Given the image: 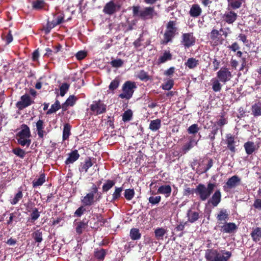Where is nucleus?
Masks as SVG:
<instances>
[{
  "label": "nucleus",
  "mask_w": 261,
  "mask_h": 261,
  "mask_svg": "<svg viewBox=\"0 0 261 261\" xmlns=\"http://www.w3.org/2000/svg\"><path fill=\"white\" fill-rule=\"evenodd\" d=\"M133 13L134 17H138L143 20L151 19L158 16L153 7H147L140 9L139 6H133Z\"/></svg>",
  "instance_id": "obj_1"
},
{
  "label": "nucleus",
  "mask_w": 261,
  "mask_h": 261,
  "mask_svg": "<svg viewBox=\"0 0 261 261\" xmlns=\"http://www.w3.org/2000/svg\"><path fill=\"white\" fill-rule=\"evenodd\" d=\"M31 134L29 127L26 124H22L20 130L16 135L18 143L23 147H29L31 143Z\"/></svg>",
  "instance_id": "obj_2"
},
{
  "label": "nucleus",
  "mask_w": 261,
  "mask_h": 261,
  "mask_svg": "<svg viewBox=\"0 0 261 261\" xmlns=\"http://www.w3.org/2000/svg\"><path fill=\"white\" fill-rule=\"evenodd\" d=\"M215 187V185L209 183L207 187L203 184H199L195 189V193L202 201L206 200L211 195Z\"/></svg>",
  "instance_id": "obj_3"
},
{
  "label": "nucleus",
  "mask_w": 261,
  "mask_h": 261,
  "mask_svg": "<svg viewBox=\"0 0 261 261\" xmlns=\"http://www.w3.org/2000/svg\"><path fill=\"white\" fill-rule=\"evenodd\" d=\"M176 23L174 21H169L166 27V30L164 34V38L162 40V44H167L168 43L171 42L174 38L176 32V28L175 27Z\"/></svg>",
  "instance_id": "obj_4"
},
{
  "label": "nucleus",
  "mask_w": 261,
  "mask_h": 261,
  "mask_svg": "<svg viewBox=\"0 0 261 261\" xmlns=\"http://www.w3.org/2000/svg\"><path fill=\"white\" fill-rule=\"evenodd\" d=\"M136 87V84L134 82L127 81L125 82L122 87V92L120 94L119 97L122 99H130Z\"/></svg>",
  "instance_id": "obj_5"
},
{
  "label": "nucleus",
  "mask_w": 261,
  "mask_h": 261,
  "mask_svg": "<svg viewBox=\"0 0 261 261\" xmlns=\"http://www.w3.org/2000/svg\"><path fill=\"white\" fill-rule=\"evenodd\" d=\"M90 109L93 114L97 115L106 112V105L101 100L94 101L90 105Z\"/></svg>",
  "instance_id": "obj_6"
},
{
  "label": "nucleus",
  "mask_w": 261,
  "mask_h": 261,
  "mask_svg": "<svg viewBox=\"0 0 261 261\" xmlns=\"http://www.w3.org/2000/svg\"><path fill=\"white\" fill-rule=\"evenodd\" d=\"M217 77L220 82L226 83L232 77V74L227 67H223L217 72Z\"/></svg>",
  "instance_id": "obj_7"
},
{
  "label": "nucleus",
  "mask_w": 261,
  "mask_h": 261,
  "mask_svg": "<svg viewBox=\"0 0 261 261\" xmlns=\"http://www.w3.org/2000/svg\"><path fill=\"white\" fill-rule=\"evenodd\" d=\"M34 102L30 96L25 94L20 97V100L16 103V107L19 110L24 109Z\"/></svg>",
  "instance_id": "obj_8"
},
{
  "label": "nucleus",
  "mask_w": 261,
  "mask_h": 261,
  "mask_svg": "<svg viewBox=\"0 0 261 261\" xmlns=\"http://www.w3.org/2000/svg\"><path fill=\"white\" fill-rule=\"evenodd\" d=\"M231 8L228 9L222 16L223 21L228 24H232L237 19V13L232 10Z\"/></svg>",
  "instance_id": "obj_9"
},
{
  "label": "nucleus",
  "mask_w": 261,
  "mask_h": 261,
  "mask_svg": "<svg viewBox=\"0 0 261 261\" xmlns=\"http://www.w3.org/2000/svg\"><path fill=\"white\" fill-rule=\"evenodd\" d=\"M120 8V6L118 4H115L111 1L105 5L103 11L105 14L112 15L119 11Z\"/></svg>",
  "instance_id": "obj_10"
},
{
  "label": "nucleus",
  "mask_w": 261,
  "mask_h": 261,
  "mask_svg": "<svg viewBox=\"0 0 261 261\" xmlns=\"http://www.w3.org/2000/svg\"><path fill=\"white\" fill-rule=\"evenodd\" d=\"M195 42V38L192 33H185L182 35L181 43L185 47L193 46Z\"/></svg>",
  "instance_id": "obj_11"
},
{
  "label": "nucleus",
  "mask_w": 261,
  "mask_h": 261,
  "mask_svg": "<svg viewBox=\"0 0 261 261\" xmlns=\"http://www.w3.org/2000/svg\"><path fill=\"white\" fill-rule=\"evenodd\" d=\"M220 231L222 232L231 233L237 229L236 224L234 223H225L222 225L219 226Z\"/></svg>",
  "instance_id": "obj_12"
},
{
  "label": "nucleus",
  "mask_w": 261,
  "mask_h": 261,
  "mask_svg": "<svg viewBox=\"0 0 261 261\" xmlns=\"http://www.w3.org/2000/svg\"><path fill=\"white\" fill-rule=\"evenodd\" d=\"M218 221V226L219 227L220 224H224L226 222L229 218V213L226 209L221 210L217 216Z\"/></svg>",
  "instance_id": "obj_13"
},
{
  "label": "nucleus",
  "mask_w": 261,
  "mask_h": 261,
  "mask_svg": "<svg viewBox=\"0 0 261 261\" xmlns=\"http://www.w3.org/2000/svg\"><path fill=\"white\" fill-rule=\"evenodd\" d=\"M244 147L247 155L252 154L254 152L257 150L259 147L258 145L255 144L252 141H247L244 144Z\"/></svg>",
  "instance_id": "obj_14"
},
{
  "label": "nucleus",
  "mask_w": 261,
  "mask_h": 261,
  "mask_svg": "<svg viewBox=\"0 0 261 261\" xmlns=\"http://www.w3.org/2000/svg\"><path fill=\"white\" fill-rule=\"evenodd\" d=\"M100 183L101 181L99 182L98 186L94 184H92V185L88 193V194L92 196L97 201H99L101 198V193L98 191V186Z\"/></svg>",
  "instance_id": "obj_15"
},
{
  "label": "nucleus",
  "mask_w": 261,
  "mask_h": 261,
  "mask_svg": "<svg viewBox=\"0 0 261 261\" xmlns=\"http://www.w3.org/2000/svg\"><path fill=\"white\" fill-rule=\"evenodd\" d=\"M36 130L39 138L42 139L47 135V132L44 130L45 124L43 120L39 119L36 123Z\"/></svg>",
  "instance_id": "obj_16"
},
{
  "label": "nucleus",
  "mask_w": 261,
  "mask_h": 261,
  "mask_svg": "<svg viewBox=\"0 0 261 261\" xmlns=\"http://www.w3.org/2000/svg\"><path fill=\"white\" fill-rule=\"evenodd\" d=\"M219 251L216 249H208L205 253V258L208 261H219L218 255Z\"/></svg>",
  "instance_id": "obj_17"
},
{
  "label": "nucleus",
  "mask_w": 261,
  "mask_h": 261,
  "mask_svg": "<svg viewBox=\"0 0 261 261\" xmlns=\"http://www.w3.org/2000/svg\"><path fill=\"white\" fill-rule=\"evenodd\" d=\"M221 194L219 190H217L212 195V197L208 200V203L212 204V205L216 207L221 201Z\"/></svg>",
  "instance_id": "obj_18"
},
{
  "label": "nucleus",
  "mask_w": 261,
  "mask_h": 261,
  "mask_svg": "<svg viewBox=\"0 0 261 261\" xmlns=\"http://www.w3.org/2000/svg\"><path fill=\"white\" fill-rule=\"evenodd\" d=\"M220 34L217 30L213 29L210 33V39L214 45H217L220 43Z\"/></svg>",
  "instance_id": "obj_19"
},
{
  "label": "nucleus",
  "mask_w": 261,
  "mask_h": 261,
  "mask_svg": "<svg viewBox=\"0 0 261 261\" xmlns=\"http://www.w3.org/2000/svg\"><path fill=\"white\" fill-rule=\"evenodd\" d=\"M226 144L228 148L232 152H236L234 137L231 134L226 135Z\"/></svg>",
  "instance_id": "obj_20"
},
{
  "label": "nucleus",
  "mask_w": 261,
  "mask_h": 261,
  "mask_svg": "<svg viewBox=\"0 0 261 261\" xmlns=\"http://www.w3.org/2000/svg\"><path fill=\"white\" fill-rule=\"evenodd\" d=\"M241 179L237 175L232 176L229 178L226 183V186L229 189L236 187L240 182Z\"/></svg>",
  "instance_id": "obj_21"
},
{
  "label": "nucleus",
  "mask_w": 261,
  "mask_h": 261,
  "mask_svg": "<svg viewBox=\"0 0 261 261\" xmlns=\"http://www.w3.org/2000/svg\"><path fill=\"white\" fill-rule=\"evenodd\" d=\"M172 55L169 50H164L158 60V64H163L172 59Z\"/></svg>",
  "instance_id": "obj_22"
},
{
  "label": "nucleus",
  "mask_w": 261,
  "mask_h": 261,
  "mask_svg": "<svg viewBox=\"0 0 261 261\" xmlns=\"http://www.w3.org/2000/svg\"><path fill=\"white\" fill-rule=\"evenodd\" d=\"M202 9L198 4L193 5L190 10L189 14L192 17H197L201 15Z\"/></svg>",
  "instance_id": "obj_23"
},
{
  "label": "nucleus",
  "mask_w": 261,
  "mask_h": 261,
  "mask_svg": "<svg viewBox=\"0 0 261 261\" xmlns=\"http://www.w3.org/2000/svg\"><path fill=\"white\" fill-rule=\"evenodd\" d=\"M172 189L170 185H162L158 190V193L164 195L166 197H169L171 193Z\"/></svg>",
  "instance_id": "obj_24"
},
{
  "label": "nucleus",
  "mask_w": 261,
  "mask_h": 261,
  "mask_svg": "<svg viewBox=\"0 0 261 261\" xmlns=\"http://www.w3.org/2000/svg\"><path fill=\"white\" fill-rule=\"evenodd\" d=\"M80 157V154L77 150L72 151L69 154L68 158L66 160L65 163L67 165L73 163Z\"/></svg>",
  "instance_id": "obj_25"
},
{
  "label": "nucleus",
  "mask_w": 261,
  "mask_h": 261,
  "mask_svg": "<svg viewBox=\"0 0 261 261\" xmlns=\"http://www.w3.org/2000/svg\"><path fill=\"white\" fill-rule=\"evenodd\" d=\"M97 201L88 193L81 199V202L84 206H91Z\"/></svg>",
  "instance_id": "obj_26"
},
{
  "label": "nucleus",
  "mask_w": 261,
  "mask_h": 261,
  "mask_svg": "<svg viewBox=\"0 0 261 261\" xmlns=\"http://www.w3.org/2000/svg\"><path fill=\"white\" fill-rule=\"evenodd\" d=\"M245 0H227L228 8L236 10L240 8Z\"/></svg>",
  "instance_id": "obj_27"
},
{
  "label": "nucleus",
  "mask_w": 261,
  "mask_h": 261,
  "mask_svg": "<svg viewBox=\"0 0 261 261\" xmlns=\"http://www.w3.org/2000/svg\"><path fill=\"white\" fill-rule=\"evenodd\" d=\"M188 220L189 222L193 223L196 222L199 218V214L197 212L192 211L189 210L187 214Z\"/></svg>",
  "instance_id": "obj_28"
},
{
  "label": "nucleus",
  "mask_w": 261,
  "mask_h": 261,
  "mask_svg": "<svg viewBox=\"0 0 261 261\" xmlns=\"http://www.w3.org/2000/svg\"><path fill=\"white\" fill-rule=\"evenodd\" d=\"M250 235L253 241H259L261 239V228L256 227L253 229Z\"/></svg>",
  "instance_id": "obj_29"
},
{
  "label": "nucleus",
  "mask_w": 261,
  "mask_h": 261,
  "mask_svg": "<svg viewBox=\"0 0 261 261\" xmlns=\"http://www.w3.org/2000/svg\"><path fill=\"white\" fill-rule=\"evenodd\" d=\"M212 89L214 92H220L222 89V85L220 81L217 78H213L211 80Z\"/></svg>",
  "instance_id": "obj_30"
},
{
  "label": "nucleus",
  "mask_w": 261,
  "mask_h": 261,
  "mask_svg": "<svg viewBox=\"0 0 261 261\" xmlns=\"http://www.w3.org/2000/svg\"><path fill=\"white\" fill-rule=\"evenodd\" d=\"M252 114L257 117L261 116V102H258L252 106L251 107Z\"/></svg>",
  "instance_id": "obj_31"
},
{
  "label": "nucleus",
  "mask_w": 261,
  "mask_h": 261,
  "mask_svg": "<svg viewBox=\"0 0 261 261\" xmlns=\"http://www.w3.org/2000/svg\"><path fill=\"white\" fill-rule=\"evenodd\" d=\"M231 256V252L221 250V251L219 252L218 257L219 261H228Z\"/></svg>",
  "instance_id": "obj_32"
},
{
  "label": "nucleus",
  "mask_w": 261,
  "mask_h": 261,
  "mask_svg": "<svg viewBox=\"0 0 261 261\" xmlns=\"http://www.w3.org/2000/svg\"><path fill=\"white\" fill-rule=\"evenodd\" d=\"M196 144L197 142H195L192 138H190L189 142L185 144L182 147L181 152L182 154L186 153Z\"/></svg>",
  "instance_id": "obj_33"
},
{
  "label": "nucleus",
  "mask_w": 261,
  "mask_h": 261,
  "mask_svg": "<svg viewBox=\"0 0 261 261\" xmlns=\"http://www.w3.org/2000/svg\"><path fill=\"white\" fill-rule=\"evenodd\" d=\"M93 165V164L90 159H87L85 161L83 164L81 165L79 168V171L81 172L86 173L88 171V170Z\"/></svg>",
  "instance_id": "obj_34"
},
{
  "label": "nucleus",
  "mask_w": 261,
  "mask_h": 261,
  "mask_svg": "<svg viewBox=\"0 0 261 261\" xmlns=\"http://www.w3.org/2000/svg\"><path fill=\"white\" fill-rule=\"evenodd\" d=\"M199 64V61L195 58H189L185 63V65L190 69L195 68Z\"/></svg>",
  "instance_id": "obj_35"
},
{
  "label": "nucleus",
  "mask_w": 261,
  "mask_h": 261,
  "mask_svg": "<svg viewBox=\"0 0 261 261\" xmlns=\"http://www.w3.org/2000/svg\"><path fill=\"white\" fill-rule=\"evenodd\" d=\"M161 125V121L159 119H156L151 121L149 125V128L152 131L158 130Z\"/></svg>",
  "instance_id": "obj_36"
},
{
  "label": "nucleus",
  "mask_w": 261,
  "mask_h": 261,
  "mask_svg": "<svg viewBox=\"0 0 261 261\" xmlns=\"http://www.w3.org/2000/svg\"><path fill=\"white\" fill-rule=\"evenodd\" d=\"M45 181V175L44 173L40 174L39 177L33 181V187H36L42 185Z\"/></svg>",
  "instance_id": "obj_37"
},
{
  "label": "nucleus",
  "mask_w": 261,
  "mask_h": 261,
  "mask_svg": "<svg viewBox=\"0 0 261 261\" xmlns=\"http://www.w3.org/2000/svg\"><path fill=\"white\" fill-rule=\"evenodd\" d=\"M23 194L20 188L19 189L18 192L15 195L14 197L10 200V203L12 205H15L19 201L22 199Z\"/></svg>",
  "instance_id": "obj_38"
},
{
  "label": "nucleus",
  "mask_w": 261,
  "mask_h": 261,
  "mask_svg": "<svg viewBox=\"0 0 261 261\" xmlns=\"http://www.w3.org/2000/svg\"><path fill=\"white\" fill-rule=\"evenodd\" d=\"M64 19V17L62 15L58 16L56 19L53 20L51 22H48V25L50 29H53L57 25L61 23Z\"/></svg>",
  "instance_id": "obj_39"
},
{
  "label": "nucleus",
  "mask_w": 261,
  "mask_h": 261,
  "mask_svg": "<svg viewBox=\"0 0 261 261\" xmlns=\"http://www.w3.org/2000/svg\"><path fill=\"white\" fill-rule=\"evenodd\" d=\"M45 6L46 3L43 0H36L32 3L33 8L35 10L43 9Z\"/></svg>",
  "instance_id": "obj_40"
},
{
  "label": "nucleus",
  "mask_w": 261,
  "mask_h": 261,
  "mask_svg": "<svg viewBox=\"0 0 261 261\" xmlns=\"http://www.w3.org/2000/svg\"><path fill=\"white\" fill-rule=\"evenodd\" d=\"M122 191V187H115V191L112 195V199L111 200V202H114L119 199L121 197Z\"/></svg>",
  "instance_id": "obj_41"
},
{
  "label": "nucleus",
  "mask_w": 261,
  "mask_h": 261,
  "mask_svg": "<svg viewBox=\"0 0 261 261\" xmlns=\"http://www.w3.org/2000/svg\"><path fill=\"white\" fill-rule=\"evenodd\" d=\"M141 234L139 230L137 228H133L130 230V237L133 240H137L141 238Z\"/></svg>",
  "instance_id": "obj_42"
},
{
  "label": "nucleus",
  "mask_w": 261,
  "mask_h": 261,
  "mask_svg": "<svg viewBox=\"0 0 261 261\" xmlns=\"http://www.w3.org/2000/svg\"><path fill=\"white\" fill-rule=\"evenodd\" d=\"M137 76L142 81H147L150 80V76L148 75V72H146L144 70H141L139 71L137 73Z\"/></svg>",
  "instance_id": "obj_43"
},
{
  "label": "nucleus",
  "mask_w": 261,
  "mask_h": 261,
  "mask_svg": "<svg viewBox=\"0 0 261 261\" xmlns=\"http://www.w3.org/2000/svg\"><path fill=\"white\" fill-rule=\"evenodd\" d=\"M61 108L60 103L57 100L55 103L51 105L50 108L47 112V114H51L55 113Z\"/></svg>",
  "instance_id": "obj_44"
},
{
  "label": "nucleus",
  "mask_w": 261,
  "mask_h": 261,
  "mask_svg": "<svg viewBox=\"0 0 261 261\" xmlns=\"http://www.w3.org/2000/svg\"><path fill=\"white\" fill-rule=\"evenodd\" d=\"M87 226L86 222L84 221H80L77 223V225L75 228L76 232L77 234H80L83 232V231Z\"/></svg>",
  "instance_id": "obj_45"
},
{
  "label": "nucleus",
  "mask_w": 261,
  "mask_h": 261,
  "mask_svg": "<svg viewBox=\"0 0 261 261\" xmlns=\"http://www.w3.org/2000/svg\"><path fill=\"white\" fill-rule=\"evenodd\" d=\"M115 184V182L112 180H107L102 186V191L107 192L111 189Z\"/></svg>",
  "instance_id": "obj_46"
},
{
  "label": "nucleus",
  "mask_w": 261,
  "mask_h": 261,
  "mask_svg": "<svg viewBox=\"0 0 261 261\" xmlns=\"http://www.w3.org/2000/svg\"><path fill=\"white\" fill-rule=\"evenodd\" d=\"M70 134V125L69 124H66L64 126L63 132V139L67 140Z\"/></svg>",
  "instance_id": "obj_47"
},
{
  "label": "nucleus",
  "mask_w": 261,
  "mask_h": 261,
  "mask_svg": "<svg viewBox=\"0 0 261 261\" xmlns=\"http://www.w3.org/2000/svg\"><path fill=\"white\" fill-rule=\"evenodd\" d=\"M12 152L14 154L21 159H23L26 154L25 151L19 147L13 148Z\"/></svg>",
  "instance_id": "obj_48"
},
{
  "label": "nucleus",
  "mask_w": 261,
  "mask_h": 261,
  "mask_svg": "<svg viewBox=\"0 0 261 261\" xmlns=\"http://www.w3.org/2000/svg\"><path fill=\"white\" fill-rule=\"evenodd\" d=\"M32 237L37 243H40L42 241V233L40 230L34 231L32 234Z\"/></svg>",
  "instance_id": "obj_49"
},
{
  "label": "nucleus",
  "mask_w": 261,
  "mask_h": 261,
  "mask_svg": "<svg viewBox=\"0 0 261 261\" xmlns=\"http://www.w3.org/2000/svg\"><path fill=\"white\" fill-rule=\"evenodd\" d=\"M133 117V112L131 110H127L122 115V120L124 122L130 121Z\"/></svg>",
  "instance_id": "obj_50"
},
{
  "label": "nucleus",
  "mask_w": 261,
  "mask_h": 261,
  "mask_svg": "<svg viewBox=\"0 0 261 261\" xmlns=\"http://www.w3.org/2000/svg\"><path fill=\"white\" fill-rule=\"evenodd\" d=\"M174 85V81L172 79L167 80L163 84H162L161 87L163 89L165 90H169L172 89Z\"/></svg>",
  "instance_id": "obj_51"
},
{
  "label": "nucleus",
  "mask_w": 261,
  "mask_h": 261,
  "mask_svg": "<svg viewBox=\"0 0 261 261\" xmlns=\"http://www.w3.org/2000/svg\"><path fill=\"white\" fill-rule=\"evenodd\" d=\"M135 195V191L133 189H126L124 192V197L127 200H132Z\"/></svg>",
  "instance_id": "obj_52"
},
{
  "label": "nucleus",
  "mask_w": 261,
  "mask_h": 261,
  "mask_svg": "<svg viewBox=\"0 0 261 261\" xmlns=\"http://www.w3.org/2000/svg\"><path fill=\"white\" fill-rule=\"evenodd\" d=\"M94 256L97 259L103 260L106 256V251L102 249L96 251L95 252Z\"/></svg>",
  "instance_id": "obj_53"
},
{
  "label": "nucleus",
  "mask_w": 261,
  "mask_h": 261,
  "mask_svg": "<svg viewBox=\"0 0 261 261\" xmlns=\"http://www.w3.org/2000/svg\"><path fill=\"white\" fill-rule=\"evenodd\" d=\"M119 85V81L118 79H115L111 82L110 83L109 88V90L113 91L116 90Z\"/></svg>",
  "instance_id": "obj_54"
},
{
  "label": "nucleus",
  "mask_w": 261,
  "mask_h": 261,
  "mask_svg": "<svg viewBox=\"0 0 261 261\" xmlns=\"http://www.w3.org/2000/svg\"><path fill=\"white\" fill-rule=\"evenodd\" d=\"M69 88V85L67 83H63L60 87V95L64 96L65 93L67 92Z\"/></svg>",
  "instance_id": "obj_55"
},
{
  "label": "nucleus",
  "mask_w": 261,
  "mask_h": 261,
  "mask_svg": "<svg viewBox=\"0 0 261 261\" xmlns=\"http://www.w3.org/2000/svg\"><path fill=\"white\" fill-rule=\"evenodd\" d=\"M199 129L198 125L197 124H193L188 128V132L189 134H194L197 133Z\"/></svg>",
  "instance_id": "obj_56"
},
{
  "label": "nucleus",
  "mask_w": 261,
  "mask_h": 261,
  "mask_svg": "<svg viewBox=\"0 0 261 261\" xmlns=\"http://www.w3.org/2000/svg\"><path fill=\"white\" fill-rule=\"evenodd\" d=\"M111 64L113 67L118 68L123 65V61L120 59H118L112 61Z\"/></svg>",
  "instance_id": "obj_57"
},
{
  "label": "nucleus",
  "mask_w": 261,
  "mask_h": 261,
  "mask_svg": "<svg viewBox=\"0 0 261 261\" xmlns=\"http://www.w3.org/2000/svg\"><path fill=\"white\" fill-rule=\"evenodd\" d=\"M155 234L158 239H161L163 237L165 234V230L162 228H158L155 230Z\"/></svg>",
  "instance_id": "obj_58"
},
{
  "label": "nucleus",
  "mask_w": 261,
  "mask_h": 261,
  "mask_svg": "<svg viewBox=\"0 0 261 261\" xmlns=\"http://www.w3.org/2000/svg\"><path fill=\"white\" fill-rule=\"evenodd\" d=\"M161 200V197L160 196H157L155 197L151 196L148 198L149 202L152 204H156L159 203Z\"/></svg>",
  "instance_id": "obj_59"
},
{
  "label": "nucleus",
  "mask_w": 261,
  "mask_h": 261,
  "mask_svg": "<svg viewBox=\"0 0 261 261\" xmlns=\"http://www.w3.org/2000/svg\"><path fill=\"white\" fill-rule=\"evenodd\" d=\"M40 216V213L38 212L37 208H35L33 210V211L31 214V220L33 221L36 220Z\"/></svg>",
  "instance_id": "obj_60"
},
{
  "label": "nucleus",
  "mask_w": 261,
  "mask_h": 261,
  "mask_svg": "<svg viewBox=\"0 0 261 261\" xmlns=\"http://www.w3.org/2000/svg\"><path fill=\"white\" fill-rule=\"evenodd\" d=\"M76 101V98L73 95L70 96L65 102V104L67 106H73Z\"/></svg>",
  "instance_id": "obj_61"
},
{
  "label": "nucleus",
  "mask_w": 261,
  "mask_h": 261,
  "mask_svg": "<svg viewBox=\"0 0 261 261\" xmlns=\"http://www.w3.org/2000/svg\"><path fill=\"white\" fill-rule=\"evenodd\" d=\"M86 209L83 206H81L79 207L74 212V216H76L78 217H81L85 212Z\"/></svg>",
  "instance_id": "obj_62"
},
{
  "label": "nucleus",
  "mask_w": 261,
  "mask_h": 261,
  "mask_svg": "<svg viewBox=\"0 0 261 261\" xmlns=\"http://www.w3.org/2000/svg\"><path fill=\"white\" fill-rule=\"evenodd\" d=\"M228 48L231 50L232 51L235 52L240 49V46L238 43L234 42L231 45H229L228 46Z\"/></svg>",
  "instance_id": "obj_63"
},
{
  "label": "nucleus",
  "mask_w": 261,
  "mask_h": 261,
  "mask_svg": "<svg viewBox=\"0 0 261 261\" xmlns=\"http://www.w3.org/2000/svg\"><path fill=\"white\" fill-rule=\"evenodd\" d=\"M86 56V53L83 51H80L76 54V57L78 60L83 59Z\"/></svg>",
  "instance_id": "obj_64"
}]
</instances>
